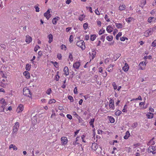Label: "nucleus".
<instances>
[{
  "mask_svg": "<svg viewBox=\"0 0 156 156\" xmlns=\"http://www.w3.org/2000/svg\"><path fill=\"white\" fill-rule=\"evenodd\" d=\"M144 102H141L139 104V105L140 106V107H141V109H144L146 108H145L144 107Z\"/></svg>",
  "mask_w": 156,
  "mask_h": 156,
  "instance_id": "obj_42",
  "label": "nucleus"
},
{
  "mask_svg": "<svg viewBox=\"0 0 156 156\" xmlns=\"http://www.w3.org/2000/svg\"><path fill=\"white\" fill-rule=\"evenodd\" d=\"M56 102V101L54 99L51 98L48 101V104H51L52 103H55Z\"/></svg>",
  "mask_w": 156,
  "mask_h": 156,
  "instance_id": "obj_29",
  "label": "nucleus"
},
{
  "mask_svg": "<svg viewBox=\"0 0 156 156\" xmlns=\"http://www.w3.org/2000/svg\"><path fill=\"white\" fill-rule=\"evenodd\" d=\"M69 60L71 62L73 61V55H72V53H69Z\"/></svg>",
  "mask_w": 156,
  "mask_h": 156,
  "instance_id": "obj_37",
  "label": "nucleus"
},
{
  "mask_svg": "<svg viewBox=\"0 0 156 156\" xmlns=\"http://www.w3.org/2000/svg\"><path fill=\"white\" fill-rule=\"evenodd\" d=\"M96 36L94 34L91 35L90 39L92 41H94L96 38Z\"/></svg>",
  "mask_w": 156,
  "mask_h": 156,
  "instance_id": "obj_39",
  "label": "nucleus"
},
{
  "mask_svg": "<svg viewBox=\"0 0 156 156\" xmlns=\"http://www.w3.org/2000/svg\"><path fill=\"white\" fill-rule=\"evenodd\" d=\"M153 33L150 29L147 30L144 33V36L145 37H148L149 35L152 34Z\"/></svg>",
  "mask_w": 156,
  "mask_h": 156,
  "instance_id": "obj_12",
  "label": "nucleus"
},
{
  "mask_svg": "<svg viewBox=\"0 0 156 156\" xmlns=\"http://www.w3.org/2000/svg\"><path fill=\"white\" fill-rule=\"evenodd\" d=\"M114 100L111 98H110L109 101V111L114 110L115 109V106L114 105Z\"/></svg>",
  "mask_w": 156,
  "mask_h": 156,
  "instance_id": "obj_4",
  "label": "nucleus"
},
{
  "mask_svg": "<svg viewBox=\"0 0 156 156\" xmlns=\"http://www.w3.org/2000/svg\"><path fill=\"white\" fill-rule=\"evenodd\" d=\"M122 69L125 72L128 71L129 69L128 65L126 62L125 64V66L122 67Z\"/></svg>",
  "mask_w": 156,
  "mask_h": 156,
  "instance_id": "obj_17",
  "label": "nucleus"
},
{
  "mask_svg": "<svg viewBox=\"0 0 156 156\" xmlns=\"http://www.w3.org/2000/svg\"><path fill=\"white\" fill-rule=\"evenodd\" d=\"M121 54H116V55L114 57V58L115 60H116L120 56Z\"/></svg>",
  "mask_w": 156,
  "mask_h": 156,
  "instance_id": "obj_52",
  "label": "nucleus"
},
{
  "mask_svg": "<svg viewBox=\"0 0 156 156\" xmlns=\"http://www.w3.org/2000/svg\"><path fill=\"white\" fill-rule=\"evenodd\" d=\"M133 20H134V19L132 17H129L126 19V21L128 23H130Z\"/></svg>",
  "mask_w": 156,
  "mask_h": 156,
  "instance_id": "obj_34",
  "label": "nucleus"
},
{
  "mask_svg": "<svg viewBox=\"0 0 156 156\" xmlns=\"http://www.w3.org/2000/svg\"><path fill=\"white\" fill-rule=\"evenodd\" d=\"M61 143L62 145H66L68 142V140L66 137L63 136L61 138Z\"/></svg>",
  "mask_w": 156,
  "mask_h": 156,
  "instance_id": "obj_11",
  "label": "nucleus"
},
{
  "mask_svg": "<svg viewBox=\"0 0 156 156\" xmlns=\"http://www.w3.org/2000/svg\"><path fill=\"white\" fill-rule=\"evenodd\" d=\"M156 150V147L155 146H150L148 149L147 151L149 153H152L153 154H155Z\"/></svg>",
  "mask_w": 156,
  "mask_h": 156,
  "instance_id": "obj_5",
  "label": "nucleus"
},
{
  "mask_svg": "<svg viewBox=\"0 0 156 156\" xmlns=\"http://www.w3.org/2000/svg\"><path fill=\"white\" fill-rule=\"evenodd\" d=\"M146 66V63L145 62H141L139 64V69L140 70H144Z\"/></svg>",
  "mask_w": 156,
  "mask_h": 156,
  "instance_id": "obj_6",
  "label": "nucleus"
},
{
  "mask_svg": "<svg viewBox=\"0 0 156 156\" xmlns=\"http://www.w3.org/2000/svg\"><path fill=\"white\" fill-rule=\"evenodd\" d=\"M88 27V24L86 23H84L83 25V27L84 30H86Z\"/></svg>",
  "mask_w": 156,
  "mask_h": 156,
  "instance_id": "obj_40",
  "label": "nucleus"
},
{
  "mask_svg": "<svg viewBox=\"0 0 156 156\" xmlns=\"http://www.w3.org/2000/svg\"><path fill=\"white\" fill-rule=\"evenodd\" d=\"M68 98L69 99L71 102L73 101V99L72 96H68Z\"/></svg>",
  "mask_w": 156,
  "mask_h": 156,
  "instance_id": "obj_58",
  "label": "nucleus"
},
{
  "mask_svg": "<svg viewBox=\"0 0 156 156\" xmlns=\"http://www.w3.org/2000/svg\"><path fill=\"white\" fill-rule=\"evenodd\" d=\"M40 48V47L38 45H36L34 48V51L36 52L38 49Z\"/></svg>",
  "mask_w": 156,
  "mask_h": 156,
  "instance_id": "obj_57",
  "label": "nucleus"
},
{
  "mask_svg": "<svg viewBox=\"0 0 156 156\" xmlns=\"http://www.w3.org/2000/svg\"><path fill=\"white\" fill-rule=\"evenodd\" d=\"M95 121L94 119H92L90 120V121L89 122L90 125L93 128L94 127V123Z\"/></svg>",
  "mask_w": 156,
  "mask_h": 156,
  "instance_id": "obj_31",
  "label": "nucleus"
},
{
  "mask_svg": "<svg viewBox=\"0 0 156 156\" xmlns=\"http://www.w3.org/2000/svg\"><path fill=\"white\" fill-rule=\"evenodd\" d=\"M122 113V112L121 111L118 110L116 111L115 113V115L117 116H119Z\"/></svg>",
  "mask_w": 156,
  "mask_h": 156,
  "instance_id": "obj_36",
  "label": "nucleus"
},
{
  "mask_svg": "<svg viewBox=\"0 0 156 156\" xmlns=\"http://www.w3.org/2000/svg\"><path fill=\"white\" fill-rule=\"evenodd\" d=\"M12 148H13V150L16 151L17 150V148L15 145L13 144H11L9 147V149H11Z\"/></svg>",
  "mask_w": 156,
  "mask_h": 156,
  "instance_id": "obj_27",
  "label": "nucleus"
},
{
  "mask_svg": "<svg viewBox=\"0 0 156 156\" xmlns=\"http://www.w3.org/2000/svg\"><path fill=\"white\" fill-rule=\"evenodd\" d=\"M105 19L106 20V21L107 22H109L110 21V20L108 18V16L106 14L105 16Z\"/></svg>",
  "mask_w": 156,
  "mask_h": 156,
  "instance_id": "obj_59",
  "label": "nucleus"
},
{
  "mask_svg": "<svg viewBox=\"0 0 156 156\" xmlns=\"http://www.w3.org/2000/svg\"><path fill=\"white\" fill-rule=\"evenodd\" d=\"M24 106L23 105L20 104L16 109V112L18 113L21 112L24 109Z\"/></svg>",
  "mask_w": 156,
  "mask_h": 156,
  "instance_id": "obj_10",
  "label": "nucleus"
},
{
  "mask_svg": "<svg viewBox=\"0 0 156 156\" xmlns=\"http://www.w3.org/2000/svg\"><path fill=\"white\" fill-rule=\"evenodd\" d=\"M73 36L72 35H71L69 37V41L70 43H72L73 41Z\"/></svg>",
  "mask_w": 156,
  "mask_h": 156,
  "instance_id": "obj_45",
  "label": "nucleus"
},
{
  "mask_svg": "<svg viewBox=\"0 0 156 156\" xmlns=\"http://www.w3.org/2000/svg\"><path fill=\"white\" fill-rule=\"evenodd\" d=\"M130 136V133L129 132L127 131L125 135L124 136V138L125 139H127Z\"/></svg>",
  "mask_w": 156,
  "mask_h": 156,
  "instance_id": "obj_24",
  "label": "nucleus"
},
{
  "mask_svg": "<svg viewBox=\"0 0 156 156\" xmlns=\"http://www.w3.org/2000/svg\"><path fill=\"white\" fill-rule=\"evenodd\" d=\"M113 30V28L110 25L107 26L106 28V30L108 33H111L112 32Z\"/></svg>",
  "mask_w": 156,
  "mask_h": 156,
  "instance_id": "obj_16",
  "label": "nucleus"
},
{
  "mask_svg": "<svg viewBox=\"0 0 156 156\" xmlns=\"http://www.w3.org/2000/svg\"><path fill=\"white\" fill-rule=\"evenodd\" d=\"M107 118L111 123H113L115 121V119L112 116H108Z\"/></svg>",
  "mask_w": 156,
  "mask_h": 156,
  "instance_id": "obj_20",
  "label": "nucleus"
},
{
  "mask_svg": "<svg viewBox=\"0 0 156 156\" xmlns=\"http://www.w3.org/2000/svg\"><path fill=\"white\" fill-rule=\"evenodd\" d=\"M154 138H153L152 139H151L148 143L147 145L152 146L155 143L154 141Z\"/></svg>",
  "mask_w": 156,
  "mask_h": 156,
  "instance_id": "obj_26",
  "label": "nucleus"
},
{
  "mask_svg": "<svg viewBox=\"0 0 156 156\" xmlns=\"http://www.w3.org/2000/svg\"><path fill=\"white\" fill-rule=\"evenodd\" d=\"M77 46L80 48L82 50H84L85 48V43L83 40L78 41L76 43Z\"/></svg>",
  "mask_w": 156,
  "mask_h": 156,
  "instance_id": "obj_2",
  "label": "nucleus"
},
{
  "mask_svg": "<svg viewBox=\"0 0 156 156\" xmlns=\"http://www.w3.org/2000/svg\"><path fill=\"white\" fill-rule=\"evenodd\" d=\"M50 10L51 9H48L44 14V16L47 20H48L51 16V15L50 13Z\"/></svg>",
  "mask_w": 156,
  "mask_h": 156,
  "instance_id": "obj_7",
  "label": "nucleus"
},
{
  "mask_svg": "<svg viewBox=\"0 0 156 156\" xmlns=\"http://www.w3.org/2000/svg\"><path fill=\"white\" fill-rule=\"evenodd\" d=\"M20 124L19 122H17L15 123V124L13 127V128H15L16 129H18L19 127Z\"/></svg>",
  "mask_w": 156,
  "mask_h": 156,
  "instance_id": "obj_33",
  "label": "nucleus"
},
{
  "mask_svg": "<svg viewBox=\"0 0 156 156\" xmlns=\"http://www.w3.org/2000/svg\"><path fill=\"white\" fill-rule=\"evenodd\" d=\"M67 117L69 119L71 120L72 119V117L71 115L70 114H67L66 115Z\"/></svg>",
  "mask_w": 156,
  "mask_h": 156,
  "instance_id": "obj_63",
  "label": "nucleus"
},
{
  "mask_svg": "<svg viewBox=\"0 0 156 156\" xmlns=\"http://www.w3.org/2000/svg\"><path fill=\"white\" fill-rule=\"evenodd\" d=\"M61 48L62 50H64L65 51L66 50L67 48L65 45L62 44L61 46Z\"/></svg>",
  "mask_w": 156,
  "mask_h": 156,
  "instance_id": "obj_43",
  "label": "nucleus"
},
{
  "mask_svg": "<svg viewBox=\"0 0 156 156\" xmlns=\"http://www.w3.org/2000/svg\"><path fill=\"white\" fill-rule=\"evenodd\" d=\"M127 109V105L126 104L124 106L123 109L122 110V111L124 112H126L127 111L126 110Z\"/></svg>",
  "mask_w": 156,
  "mask_h": 156,
  "instance_id": "obj_47",
  "label": "nucleus"
},
{
  "mask_svg": "<svg viewBox=\"0 0 156 156\" xmlns=\"http://www.w3.org/2000/svg\"><path fill=\"white\" fill-rule=\"evenodd\" d=\"M79 136L77 137L76 138V140L73 142V144L74 146L78 145L80 144V143L79 141Z\"/></svg>",
  "mask_w": 156,
  "mask_h": 156,
  "instance_id": "obj_22",
  "label": "nucleus"
},
{
  "mask_svg": "<svg viewBox=\"0 0 156 156\" xmlns=\"http://www.w3.org/2000/svg\"><path fill=\"white\" fill-rule=\"evenodd\" d=\"M120 40L122 41H124L126 40H128V38L126 37H120Z\"/></svg>",
  "mask_w": 156,
  "mask_h": 156,
  "instance_id": "obj_55",
  "label": "nucleus"
},
{
  "mask_svg": "<svg viewBox=\"0 0 156 156\" xmlns=\"http://www.w3.org/2000/svg\"><path fill=\"white\" fill-rule=\"evenodd\" d=\"M23 75L25 76V78L28 79L30 78V73L28 71H24L23 73Z\"/></svg>",
  "mask_w": 156,
  "mask_h": 156,
  "instance_id": "obj_14",
  "label": "nucleus"
},
{
  "mask_svg": "<svg viewBox=\"0 0 156 156\" xmlns=\"http://www.w3.org/2000/svg\"><path fill=\"white\" fill-rule=\"evenodd\" d=\"M48 38L49 39L48 42L50 43L53 41V37L52 35L50 34L48 36Z\"/></svg>",
  "mask_w": 156,
  "mask_h": 156,
  "instance_id": "obj_23",
  "label": "nucleus"
},
{
  "mask_svg": "<svg viewBox=\"0 0 156 156\" xmlns=\"http://www.w3.org/2000/svg\"><path fill=\"white\" fill-rule=\"evenodd\" d=\"M0 74L2 76V77L6 78L7 77L6 76H5V75H4V74L3 71H1Z\"/></svg>",
  "mask_w": 156,
  "mask_h": 156,
  "instance_id": "obj_54",
  "label": "nucleus"
},
{
  "mask_svg": "<svg viewBox=\"0 0 156 156\" xmlns=\"http://www.w3.org/2000/svg\"><path fill=\"white\" fill-rule=\"evenodd\" d=\"M112 85L113 86V88L114 90H116L117 89V86L116 85L115 83V82H113L112 84Z\"/></svg>",
  "mask_w": 156,
  "mask_h": 156,
  "instance_id": "obj_50",
  "label": "nucleus"
},
{
  "mask_svg": "<svg viewBox=\"0 0 156 156\" xmlns=\"http://www.w3.org/2000/svg\"><path fill=\"white\" fill-rule=\"evenodd\" d=\"M114 67V65L111 64L107 68V71L109 72H111L113 70V68Z\"/></svg>",
  "mask_w": 156,
  "mask_h": 156,
  "instance_id": "obj_19",
  "label": "nucleus"
},
{
  "mask_svg": "<svg viewBox=\"0 0 156 156\" xmlns=\"http://www.w3.org/2000/svg\"><path fill=\"white\" fill-rule=\"evenodd\" d=\"M152 45L154 47L156 46V39L154 40L152 43Z\"/></svg>",
  "mask_w": 156,
  "mask_h": 156,
  "instance_id": "obj_62",
  "label": "nucleus"
},
{
  "mask_svg": "<svg viewBox=\"0 0 156 156\" xmlns=\"http://www.w3.org/2000/svg\"><path fill=\"white\" fill-rule=\"evenodd\" d=\"M122 35L121 32H119L118 34L116 35L115 38L116 40H118L119 39V37H121Z\"/></svg>",
  "mask_w": 156,
  "mask_h": 156,
  "instance_id": "obj_41",
  "label": "nucleus"
},
{
  "mask_svg": "<svg viewBox=\"0 0 156 156\" xmlns=\"http://www.w3.org/2000/svg\"><path fill=\"white\" fill-rule=\"evenodd\" d=\"M86 137V135H82L81 136L82 141L83 142L85 143L86 141L85 140V138Z\"/></svg>",
  "mask_w": 156,
  "mask_h": 156,
  "instance_id": "obj_49",
  "label": "nucleus"
},
{
  "mask_svg": "<svg viewBox=\"0 0 156 156\" xmlns=\"http://www.w3.org/2000/svg\"><path fill=\"white\" fill-rule=\"evenodd\" d=\"M151 30V32L153 33V31H154L156 30V26L150 29Z\"/></svg>",
  "mask_w": 156,
  "mask_h": 156,
  "instance_id": "obj_64",
  "label": "nucleus"
},
{
  "mask_svg": "<svg viewBox=\"0 0 156 156\" xmlns=\"http://www.w3.org/2000/svg\"><path fill=\"white\" fill-rule=\"evenodd\" d=\"M51 92V88H48L46 91V93L48 95H50Z\"/></svg>",
  "mask_w": 156,
  "mask_h": 156,
  "instance_id": "obj_46",
  "label": "nucleus"
},
{
  "mask_svg": "<svg viewBox=\"0 0 156 156\" xmlns=\"http://www.w3.org/2000/svg\"><path fill=\"white\" fill-rule=\"evenodd\" d=\"M86 9L87 10H88L91 13L93 12L91 7L87 6L86 7Z\"/></svg>",
  "mask_w": 156,
  "mask_h": 156,
  "instance_id": "obj_61",
  "label": "nucleus"
},
{
  "mask_svg": "<svg viewBox=\"0 0 156 156\" xmlns=\"http://www.w3.org/2000/svg\"><path fill=\"white\" fill-rule=\"evenodd\" d=\"M23 94L29 97H31V94L29 89L27 87H24L23 89Z\"/></svg>",
  "mask_w": 156,
  "mask_h": 156,
  "instance_id": "obj_3",
  "label": "nucleus"
},
{
  "mask_svg": "<svg viewBox=\"0 0 156 156\" xmlns=\"http://www.w3.org/2000/svg\"><path fill=\"white\" fill-rule=\"evenodd\" d=\"M96 51L94 50H93L91 53H89L90 61H91V60L95 58L96 55Z\"/></svg>",
  "mask_w": 156,
  "mask_h": 156,
  "instance_id": "obj_8",
  "label": "nucleus"
},
{
  "mask_svg": "<svg viewBox=\"0 0 156 156\" xmlns=\"http://www.w3.org/2000/svg\"><path fill=\"white\" fill-rule=\"evenodd\" d=\"M91 149L96 152V154H99L101 152L102 149L98 147V145L95 143L92 144L91 146Z\"/></svg>",
  "mask_w": 156,
  "mask_h": 156,
  "instance_id": "obj_1",
  "label": "nucleus"
},
{
  "mask_svg": "<svg viewBox=\"0 0 156 156\" xmlns=\"http://www.w3.org/2000/svg\"><path fill=\"white\" fill-rule=\"evenodd\" d=\"M63 71L64 73V74L66 76L69 75V72L68 67L67 66H66L64 67L63 69Z\"/></svg>",
  "mask_w": 156,
  "mask_h": 156,
  "instance_id": "obj_18",
  "label": "nucleus"
},
{
  "mask_svg": "<svg viewBox=\"0 0 156 156\" xmlns=\"http://www.w3.org/2000/svg\"><path fill=\"white\" fill-rule=\"evenodd\" d=\"M57 58L59 60L62 59V55L61 54L58 53L57 55Z\"/></svg>",
  "mask_w": 156,
  "mask_h": 156,
  "instance_id": "obj_51",
  "label": "nucleus"
},
{
  "mask_svg": "<svg viewBox=\"0 0 156 156\" xmlns=\"http://www.w3.org/2000/svg\"><path fill=\"white\" fill-rule=\"evenodd\" d=\"M59 17L58 16L54 18L52 20V23L53 24L55 25L57 23V21L59 20Z\"/></svg>",
  "mask_w": 156,
  "mask_h": 156,
  "instance_id": "obj_21",
  "label": "nucleus"
},
{
  "mask_svg": "<svg viewBox=\"0 0 156 156\" xmlns=\"http://www.w3.org/2000/svg\"><path fill=\"white\" fill-rule=\"evenodd\" d=\"M115 26L116 27L118 28H121L122 27V23H115Z\"/></svg>",
  "mask_w": 156,
  "mask_h": 156,
  "instance_id": "obj_30",
  "label": "nucleus"
},
{
  "mask_svg": "<svg viewBox=\"0 0 156 156\" xmlns=\"http://www.w3.org/2000/svg\"><path fill=\"white\" fill-rule=\"evenodd\" d=\"M32 40V38L28 35H27L26 37L25 41L27 44H29Z\"/></svg>",
  "mask_w": 156,
  "mask_h": 156,
  "instance_id": "obj_13",
  "label": "nucleus"
},
{
  "mask_svg": "<svg viewBox=\"0 0 156 156\" xmlns=\"http://www.w3.org/2000/svg\"><path fill=\"white\" fill-rule=\"evenodd\" d=\"M137 123L136 122H135L132 125V127L133 128H136L137 127Z\"/></svg>",
  "mask_w": 156,
  "mask_h": 156,
  "instance_id": "obj_60",
  "label": "nucleus"
},
{
  "mask_svg": "<svg viewBox=\"0 0 156 156\" xmlns=\"http://www.w3.org/2000/svg\"><path fill=\"white\" fill-rule=\"evenodd\" d=\"M58 73L59 72H57V75H56L55 77V80H56V81H58L60 78L59 76H58Z\"/></svg>",
  "mask_w": 156,
  "mask_h": 156,
  "instance_id": "obj_44",
  "label": "nucleus"
},
{
  "mask_svg": "<svg viewBox=\"0 0 156 156\" xmlns=\"http://www.w3.org/2000/svg\"><path fill=\"white\" fill-rule=\"evenodd\" d=\"M113 39V37L112 36H109L106 37V39L109 41H111Z\"/></svg>",
  "mask_w": 156,
  "mask_h": 156,
  "instance_id": "obj_35",
  "label": "nucleus"
},
{
  "mask_svg": "<svg viewBox=\"0 0 156 156\" xmlns=\"http://www.w3.org/2000/svg\"><path fill=\"white\" fill-rule=\"evenodd\" d=\"M73 115L77 119H80V117L75 112H73Z\"/></svg>",
  "mask_w": 156,
  "mask_h": 156,
  "instance_id": "obj_38",
  "label": "nucleus"
},
{
  "mask_svg": "<svg viewBox=\"0 0 156 156\" xmlns=\"http://www.w3.org/2000/svg\"><path fill=\"white\" fill-rule=\"evenodd\" d=\"M31 68V65L29 64H27L26 66V69L28 71H30Z\"/></svg>",
  "mask_w": 156,
  "mask_h": 156,
  "instance_id": "obj_32",
  "label": "nucleus"
},
{
  "mask_svg": "<svg viewBox=\"0 0 156 156\" xmlns=\"http://www.w3.org/2000/svg\"><path fill=\"white\" fill-rule=\"evenodd\" d=\"M154 18L153 17H150L148 18V23H150L152 21V20H153Z\"/></svg>",
  "mask_w": 156,
  "mask_h": 156,
  "instance_id": "obj_53",
  "label": "nucleus"
},
{
  "mask_svg": "<svg viewBox=\"0 0 156 156\" xmlns=\"http://www.w3.org/2000/svg\"><path fill=\"white\" fill-rule=\"evenodd\" d=\"M80 66V62L79 61H77L76 62L73 64V67L76 70V69H79Z\"/></svg>",
  "mask_w": 156,
  "mask_h": 156,
  "instance_id": "obj_9",
  "label": "nucleus"
},
{
  "mask_svg": "<svg viewBox=\"0 0 156 156\" xmlns=\"http://www.w3.org/2000/svg\"><path fill=\"white\" fill-rule=\"evenodd\" d=\"M85 17V15L84 14H82L80 16L78 19L80 21H82L84 20Z\"/></svg>",
  "mask_w": 156,
  "mask_h": 156,
  "instance_id": "obj_28",
  "label": "nucleus"
},
{
  "mask_svg": "<svg viewBox=\"0 0 156 156\" xmlns=\"http://www.w3.org/2000/svg\"><path fill=\"white\" fill-rule=\"evenodd\" d=\"M105 32V30L103 29H101L99 31L98 34L99 35H101L104 33Z\"/></svg>",
  "mask_w": 156,
  "mask_h": 156,
  "instance_id": "obj_48",
  "label": "nucleus"
},
{
  "mask_svg": "<svg viewBox=\"0 0 156 156\" xmlns=\"http://www.w3.org/2000/svg\"><path fill=\"white\" fill-rule=\"evenodd\" d=\"M7 85L6 83H2V82H1L0 83V86H2V87H5Z\"/></svg>",
  "mask_w": 156,
  "mask_h": 156,
  "instance_id": "obj_56",
  "label": "nucleus"
},
{
  "mask_svg": "<svg viewBox=\"0 0 156 156\" xmlns=\"http://www.w3.org/2000/svg\"><path fill=\"white\" fill-rule=\"evenodd\" d=\"M126 6L124 4H120L119 7V10L120 11H122L125 10Z\"/></svg>",
  "mask_w": 156,
  "mask_h": 156,
  "instance_id": "obj_15",
  "label": "nucleus"
},
{
  "mask_svg": "<svg viewBox=\"0 0 156 156\" xmlns=\"http://www.w3.org/2000/svg\"><path fill=\"white\" fill-rule=\"evenodd\" d=\"M146 115L148 119H151L153 118L154 114L151 112H149L146 114Z\"/></svg>",
  "mask_w": 156,
  "mask_h": 156,
  "instance_id": "obj_25",
  "label": "nucleus"
}]
</instances>
